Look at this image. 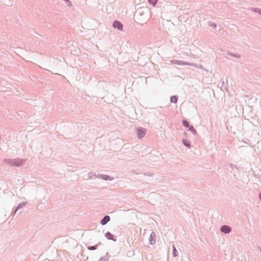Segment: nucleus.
I'll return each instance as SVG.
<instances>
[{
  "label": "nucleus",
  "mask_w": 261,
  "mask_h": 261,
  "mask_svg": "<svg viewBox=\"0 0 261 261\" xmlns=\"http://www.w3.org/2000/svg\"><path fill=\"white\" fill-rule=\"evenodd\" d=\"M260 13H261V11H260Z\"/></svg>",
  "instance_id": "obj_14"
},
{
  "label": "nucleus",
  "mask_w": 261,
  "mask_h": 261,
  "mask_svg": "<svg viewBox=\"0 0 261 261\" xmlns=\"http://www.w3.org/2000/svg\"><path fill=\"white\" fill-rule=\"evenodd\" d=\"M113 26L114 28H117L119 30L122 31L123 25L119 21H115L113 22Z\"/></svg>",
  "instance_id": "obj_2"
},
{
  "label": "nucleus",
  "mask_w": 261,
  "mask_h": 261,
  "mask_svg": "<svg viewBox=\"0 0 261 261\" xmlns=\"http://www.w3.org/2000/svg\"><path fill=\"white\" fill-rule=\"evenodd\" d=\"M259 198H260V200H261V193H260V194Z\"/></svg>",
  "instance_id": "obj_13"
},
{
  "label": "nucleus",
  "mask_w": 261,
  "mask_h": 261,
  "mask_svg": "<svg viewBox=\"0 0 261 261\" xmlns=\"http://www.w3.org/2000/svg\"><path fill=\"white\" fill-rule=\"evenodd\" d=\"M105 236L108 239H109V240H113L114 241H116L115 239H113V236L112 234H111L110 232H108L106 233L105 234Z\"/></svg>",
  "instance_id": "obj_6"
},
{
  "label": "nucleus",
  "mask_w": 261,
  "mask_h": 261,
  "mask_svg": "<svg viewBox=\"0 0 261 261\" xmlns=\"http://www.w3.org/2000/svg\"><path fill=\"white\" fill-rule=\"evenodd\" d=\"M189 129L191 130L194 134L196 133V130L194 128L193 126H192L190 127Z\"/></svg>",
  "instance_id": "obj_11"
},
{
  "label": "nucleus",
  "mask_w": 261,
  "mask_h": 261,
  "mask_svg": "<svg viewBox=\"0 0 261 261\" xmlns=\"http://www.w3.org/2000/svg\"><path fill=\"white\" fill-rule=\"evenodd\" d=\"M155 233L154 232H152L150 234V242L151 244H153L155 242Z\"/></svg>",
  "instance_id": "obj_4"
},
{
  "label": "nucleus",
  "mask_w": 261,
  "mask_h": 261,
  "mask_svg": "<svg viewBox=\"0 0 261 261\" xmlns=\"http://www.w3.org/2000/svg\"><path fill=\"white\" fill-rule=\"evenodd\" d=\"M110 220V218L109 216H105L101 221V224L102 225L106 224Z\"/></svg>",
  "instance_id": "obj_5"
},
{
  "label": "nucleus",
  "mask_w": 261,
  "mask_h": 261,
  "mask_svg": "<svg viewBox=\"0 0 261 261\" xmlns=\"http://www.w3.org/2000/svg\"><path fill=\"white\" fill-rule=\"evenodd\" d=\"M146 130L144 128H139L137 130V135L138 138H143L145 134H146Z\"/></svg>",
  "instance_id": "obj_1"
},
{
  "label": "nucleus",
  "mask_w": 261,
  "mask_h": 261,
  "mask_svg": "<svg viewBox=\"0 0 261 261\" xmlns=\"http://www.w3.org/2000/svg\"><path fill=\"white\" fill-rule=\"evenodd\" d=\"M182 142L184 144V145L188 147H190V142L188 141V140H184L182 141Z\"/></svg>",
  "instance_id": "obj_7"
},
{
  "label": "nucleus",
  "mask_w": 261,
  "mask_h": 261,
  "mask_svg": "<svg viewBox=\"0 0 261 261\" xmlns=\"http://www.w3.org/2000/svg\"><path fill=\"white\" fill-rule=\"evenodd\" d=\"M221 230L224 233H228L231 231V228L228 226H223L221 227Z\"/></svg>",
  "instance_id": "obj_3"
},
{
  "label": "nucleus",
  "mask_w": 261,
  "mask_h": 261,
  "mask_svg": "<svg viewBox=\"0 0 261 261\" xmlns=\"http://www.w3.org/2000/svg\"><path fill=\"white\" fill-rule=\"evenodd\" d=\"M95 248H95V246H93V247H92L91 248V249H92V250H94V249H95Z\"/></svg>",
  "instance_id": "obj_12"
},
{
  "label": "nucleus",
  "mask_w": 261,
  "mask_h": 261,
  "mask_svg": "<svg viewBox=\"0 0 261 261\" xmlns=\"http://www.w3.org/2000/svg\"><path fill=\"white\" fill-rule=\"evenodd\" d=\"M177 98L175 96H173L171 97V101L172 102L176 103L177 102Z\"/></svg>",
  "instance_id": "obj_10"
},
{
  "label": "nucleus",
  "mask_w": 261,
  "mask_h": 261,
  "mask_svg": "<svg viewBox=\"0 0 261 261\" xmlns=\"http://www.w3.org/2000/svg\"><path fill=\"white\" fill-rule=\"evenodd\" d=\"M182 125L186 127H189V124L188 122L186 120L182 121Z\"/></svg>",
  "instance_id": "obj_8"
},
{
  "label": "nucleus",
  "mask_w": 261,
  "mask_h": 261,
  "mask_svg": "<svg viewBox=\"0 0 261 261\" xmlns=\"http://www.w3.org/2000/svg\"><path fill=\"white\" fill-rule=\"evenodd\" d=\"M149 3L154 6L157 2V0H148Z\"/></svg>",
  "instance_id": "obj_9"
}]
</instances>
